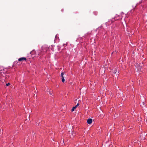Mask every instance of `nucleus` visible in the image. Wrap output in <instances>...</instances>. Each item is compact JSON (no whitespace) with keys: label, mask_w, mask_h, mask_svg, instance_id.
Instances as JSON below:
<instances>
[{"label":"nucleus","mask_w":147,"mask_h":147,"mask_svg":"<svg viewBox=\"0 0 147 147\" xmlns=\"http://www.w3.org/2000/svg\"><path fill=\"white\" fill-rule=\"evenodd\" d=\"M139 66H140V67H141V65H139Z\"/></svg>","instance_id":"ddd939ff"},{"label":"nucleus","mask_w":147,"mask_h":147,"mask_svg":"<svg viewBox=\"0 0 147 147\" xmlns=\"http://www.w3.org/2000/svg\"><path fill=\"white\" fill-rule=\"evenodd\" d=\"M113 53H114V52H112V54Z\"/></svg>","instance_id":"4468645a"},{"label":"nucleus","mask_w":147,"mask_h":147,"mask_svg":"<svg viewBox=\"0 0 147 147\" xmlns=\"http://www.w3.org/2000/svg\"><path fill=\"white\" fill-rule=\"evenodd\" d=\"M26 58L24 57H22L18 59V61H26Z\"/></svg>","instance_id":"f03ea898"},{"label":"nucleus","mask_w":147,"mask_h":147,"mask_svg":"<svg viewBox=\"0 0 147 147\" xmlns=\"http://www.w3.org/2000/svg\"><path fill=\"white\" fill-rule=\"evenodd\" d=\"M64 74L63 72H62L61 73V77L62 78V82H65L64 77L63 76Z\"/></svg>","instance_id":"f257e3e1"},{"label":"nucleus","mask_w":147,"mask_h":147,"mask_svg":"<svg viewBox=\"0 0 147 147\" xmlns=\"http://www.w3.org/2000/svg\"><path fill=\"white\" fill-rule=\"evenodd\" d=\"M49 93L50 94V95H51L52 94L50 92H49Z\"/></svg>","instance_id":"1a4fd4ad"},{"label":"nucleus","mask_w":147,"mask_h":147,"mask_svg":"<svg viewBox=\"0 0 147 147\" xmlns=\"http://www.w3.org/2000/svg\"><path fill=\"white\" fill-rule=\"evenodd\" d=\"M141 68L140 67H139L138 69V70H139L140 69H141Z\"/></svg>","instance_id":"6e6552de"},{"label":"nucleus","mask_w":147,"mask_h":147,"mask_svg":"<svg viewBox=\"0 0 147 147\" xmlns=\"http://www.w3.org/2000/svg\"><path fill=\"white\" fill-rule=\"evenodd\" d=\"M74 132H73V133H72V136H73V135L74 134Z\"/></svg>","instance_id":"9b49d317"},{"label":"nucleus","mask_w":147,"mask_h":147,"mask_svg":"<svg viewBox=\"0 0 147 147\" xmlns=\"http://www.w3.org/2000/svg\"><path fill=\"white\" fill-rule=\"evenodd\" d=\"M76 108H77V107L76 106L73 107V108H72V109H71V111H74V110L75 109H76Z\"/></svg>","instance_id":"39448f33"},{"label":"nucleus","mask_w":147,"mask_h":147,"mask_svg":"<svg viewBox=\"0 0 147 147\" xmlns=\"http://www.w3.org/2000/svg\"><path fill=\"white\" fill-rule=\"evenodd\" d=\"M143 103V105H144V102H143V103Z\"/></svg>","instance_id":"f8f14e48"},{"label":"nucleus","mask_w":147,"mask_h":147,"mask_svg":"<svg viewBox=\"0 0 147 147\" xmlns=\"http://www.w3.org/2000/svg\"><path fill=\"white\" fill-rule=\"evenodd\" d=\"M92 119H88L87 122L88 123L90 124L92 123Z\"/></svg>","instance_id":"7ed1b4c3"},{"label":"nucleus","mask_w":147,"mask_h":147,"mask_svg":"<svg viewBox=\"0 0 147 147\" xmlns=\"http://www.w3.org/2000/svg\"><path fill=\"white\" fill-rule=\"evenodd\" d=\"M79 104L78 103L77 104V105H76L75 106H76V107H77L78 106H79Z\"/></svg>","instance_id":"0eeeda50"},{"label":"nucleus","mask_w":147,"mask_h":147,"mask_svg":"<svg viewBox=\"0 0 147 147\" xmlns=\"http://www.w3.org/2000/svg\"><path fill=\"white\" fill-rule=\"evenodd\" d=\"M113 72L114 74H117V73L118 74L119 73V72L116 69H114L113 71Z\"/></svg>","instance_id":"20e7f679"},{"label":"nucleus","mask_w":147,"mask_h":147,"mask_svg":"<svg viewBox=\"0 0 147 147\" xmlns=\"http://www.w3.org/2000/svg\"><path fill=\"white\" fill-rule=\"evenodd\" d=\"M0 134H1V129H0Z\"/></svg>","instance_id":"9d476101"},{"label":"nucleus","mask_w":147,"mask_h":147,"mask_svg":"<svg viewBox=\"0 0 147 147\" xmlns=\"http://www.w3.org/2000/svg\"><path fill=\"white\" fill-rule=\"evenodd\" d=\"M10 83H7V84H6V86H9V85H10Z\"/></svg>","instance_id":"423d86ee"}]
</instances>
